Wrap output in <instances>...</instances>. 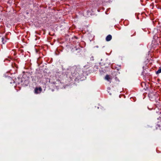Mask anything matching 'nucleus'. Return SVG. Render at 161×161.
Instances as JSON below:
<instances>
[{"mask_svg":"<svg viewBox=\"0 0 161 161\" xmlns=\"http://www.w3.org/2000/svg\"><path fill=\"white\" fill-rule=\"evenodd\" d=\"M75 51L74 50H73V52H75V53H79L81 51V49L79 47L77 48V47H75Z\"/></svg>","mask_w":161,"mask_h":161,"instance_id":"obj_3","label":"nucleus"},{"mask_svg":"<svg viewBox=\"0 0 161 161\" xmlns=\"http://www.w3.org/2000/svg\"><path fill=\"white\" fill-rule=\"evenodd\" d=\"M90 59L91 60L93 61L94 60V57L92 56L90 58Z\"/></svg>","mask_w":161,"mask_h":161,"instance_id":"obj_10","label":"nucleus"},{"mask_svg":"<svg viewBox=\"0 0 161 161\" xmlns=\"http://www.w3.org/2000/svg\"><path fill=\"white\" fill-rule=\"evenodd\" d=\"M98 68L97 66L95 65L94 66L93 69L92 70L93 71H95L96 70V69H98Z\"/></svg>","mask_w":161,"mask_h":161,"instance_id":"obj_7","label":"nucleus"},{"mask_svg":"<svg viewBox=\"0 0 161 161\" xmlns=\"http://www.w3.org/2000/svg\"><path fill=\"white\" fill-rule=\"evenodd\" d=\"M105 79L109 82L110 83L111 82V80L112 79L110 78L109 75H106L105 77Z\"/></svg>","mask_w":161,"mask_h":161,"instance_id":"obj_4","label":"nucleus"},{"mask_svg":"<svg viewBox=\"0 0 161 161\" xmlns=\"http://www.w3.org/2000/svg\"><path fill=\"white\" fill-rule=\"evenodd\" d=\"M51 83H52V84H55V82H51Z\"/></svg>","mask_w":161,"mask_h":161,"instance_id":"obj_12","label":"nucleus"},{"mask_svg":"<svg viewBox=\"0 0 161 161\" xmlns=\"http://www.w3.org/2000/svg\"><path fill=\"white\" fill-rule=\"evenodd\" d=\"M117 70H119V69H117Z\"/></svg>","mask_w":161,"mask_h":161,"instance_id":"obj_14","label":"nucleus"},{"mask_svg":"<svg viewBox=\"0 0 161 161\" xmlns=\"http://www.w3.org/2000/svg\"><path fill=\"white\" fill-rule=\"evenodd\" d=\"M4 40V37H2V42H3V43H4L3 42Z\"/></svg>","mask_w":161,"mask_h":161,"instance_id":"obj_11","label":"nucleus"},{"mask_svg":"<svg viewBox=\"0 0 161 161\" xmlns=\"http://www.w3.org/2000/svg\"><path fill=\"white\" fill-rule=\"evenodd\" d=\"M112 39V36L111 35H108L106 38V40L107 41H109Z\"/></svg>","mask_w":161,"mask_h":161,"instance_id":"obj_5","label":"nucleus"},{"mask_svg":"<svg viewBox=\"0 0 161 161\" xmlns=\"http://www.w3.org/2000/svg\"><path fill=\"white\" fill-rule=\"evenodd\" d=\"M35 93L36 94L40 93L42 91V89L41 87L39 88L36 87L35 89Z\"/></svg>","mask_w":161,"mask_h":161,"instance_id":"obj_1","label":"nucleus"},{"mask_svg":"<svg viewBox=\"0 0 161 161\" xmlns=\"http://www.w3.org/2000/svg\"><path fill=\"white\" fill-rule=\"evenodd\" d=\"M161 73V66L159 68L158 70L156 72V74H158Z\"/></svg>","mask_w":161,"mask_h":161,"instance_id":"obj_6","label":"nucleus"},{"mask_svg":"<svg viewBox=\"0 0 161 161\" xmlns=\"http://www.w3.org/2000/svg\"><path fill=\"white\" fill-rule=\"evenodd\" d=\"M132 99L133 100L134 102H135L136 100V97H131V100Z\"/></svg>","mask_w":161,"mask_h":161,"instance_id":"obj_9","label":"nucleus"},{"mask_svg":"<svg viewBox=\"0 0 161 161\" xmlns=\"http://www.w3.org/2000/svg\"><path fill=\"white\" fill-rule=\"evenodd\" d=\"M116 76V75H115V76H114V78H115V80L116 81H117L119 82V79Z\"/></svg>","mask_w":161,"mask_h":161,"instance_id":"obj_8","label":"nucleus"},{"mask_svg":"<svg viewBox=\"0 0 161 161\" xmlns=\"http://www.w3.org/2000/svg\"><path fill=\"white\" fill-rule=\"evenodd\" d=\"M75 38H76V39H77V37H76L75 36Z\"/></svg>","mask_w":161,"mask_h":161,"instance_id":"obj_13","label":"nucleus"},{"mask_svg":"<svg viewBox=\"0 0 161 161\" xmlns=\"http://www.w3.org/2000/svg\"><path fill=\"white\" fill-rule=\"evenodd\" d=\"M73 69L75 70L76 73H79V72H80V69L79 66H74L73 67Z\"/></svg>","mask_w":161,"mask_h":161,"instance_id":"obj_2","label":"nucleus"}]
</instances>
